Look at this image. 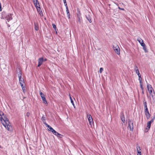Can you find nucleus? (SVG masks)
<instances>
[{
    "mask_svg": "<svg viewBox=\"0 0 155 155\" xmlns=\"http://www.w3.org/2000/svg\"><path fill=\"white\" fill-rule=\"evenodd\" d=\"M8 27H10V25H9V24H8Z\"/></svg>",
    "mask_w": 155,
    "mask_h": 155,
    "instance_id": "nucleus-51",
    "label": "nucleus"
},
{
    "mask_svg": "<svg viewBox=\"0 0 155 155\" xmlns=\"http://www.w3.org/2000/svg\"><path fill=\"white\" fill-rule=\"evenodd\" d=\"M113 49L115 52L118 55L120 54V48L118 45L113 46Z\"/></svg>",
    "mask_w": 155,
    "mask_h": 155,
    "instance_id": "nucleus-3",
    "label": "nucleus"
},
{
    "mask_svg": "<svg viewBox=\"0 0 155 155\" xmlns=\"http://www.w3.org/2000/svg\"><path fill=\"white\" fill-rule=\"evenodd\" d=\"M134 69L135 71L139 70V69H138V67L136 65H135L134 66Z\"/></svg>",
    "mask_w": 155,
    "mask_h": 155,
    "instance_id": "nucleus-30",
    "label": "nucleus"
},
{
    "mask_svg": "<svg viewBox=\"0 0 155 155\" xmlns=\"http://www.w3.org/2000/svg\"><path fill=\"white\" fill-rule=\"evenodd\" d=\"M41 120H42V121L43 122V123L45 125L46 124H47V123H46V122L45 117H44V116L43 115L41 117Z\"/></svg>",
    "mask_w": 155,
    "mask_h": 155,
    "instance_id": "nucleus-18",
    "label": "nucleus"
},
{
    "mask_svg": "<svg viewBox=\"0 0 155 155\" xmlns=\"http://www.w3.org/2000/svg\"><path fill=\"white\" fill-rule=\"evenodd\" d=\"M77 17H81V14L79 10H78V13L77 14Z\"/></svg>",
    "mask_w": 155,
    "mask_h": 155,
    "instance_id": "nucleus-23",
    "label": "nucleus"
},
{
    "mask_svg": "<svg viewBox=\"0 0 155 155\" xmlns=\"http://www.w3.org/2000/svg\"><path fill=\"white\" fill-rule=\"evenodd\" d=\"M51 132L54 135H55V134H56V133L57 132L54 129Z\"/></svg>",
    "mask_w": 155,
    "mask_h": 155,
    "instance_id": "nucleus-38",
    "label": "nucleus"
},
{
    "mask_svg": "<svg viewBox=\"0 0 155 155\" xmlns=\"http://www.w3.org/2000/svg\"><path fill=\"white\" fill-rule=\"evenodd\" d=\"M130 130L133 131L134 130L133 122L132 120H129L128 122V127Z\"/></svg>",
    "mask_w": 155,
    "mask_h": 155,
    "instance_id": "nucleus-1",
    "label": "nucleus"
},
{
    "mask_svg": "<svg viewBox=\"0 0 155 155\" xmlns=\"http://www.w3.org/2000/svg\"><path fill=\"white\" fill-rule=\"evenodd\" d=\"M151 124L150 123V122H148L147 123V127L148 128H147L146 129L148 130H149V129H150V126H151Z\"/></svg>",
    "mask_w": 155,
    "mask_h": 155,
    "instance_id": "nucleus-20",
    "label": "nucleus"
},
{
    "mask_svg": "<svg viewBox=\"0 0 155 155\" xmlns=\"http://www.w3.org/2000/svg\"><path fill=\"white\" fill-rule=\"evenodd\" d=\"M33 2L35 6L38 5V3H39L38 0H33Z\"/></svg>",
    "mask_w": 155,
    "mask_h": 155,
    "instance_id": "nucleus-27",
    "label": "nucleus"
},
{
    "mask_svg": "<svg viewBox=\"0 0 155 155\" xmlns=\"http://www.w3.org/2000/svg\"><path fill=\"white\" fill-rule=\"evenodd\" d=\"M139 77V81H142V78L141 77V75H140V76H138Z\"/></svg>",
    "mask_w": 155,
    "mask_h": 155,
    "instance_id": "nucleus-40",
    "label": "nucleus"
},
{
    "mask_svg": "<svg viewBox=\"0 0 155 155\" xmlns=\"http://www.w3.org/2000/svg\"><path fill=\"white\" fill-rule=\"evenodd\" d=\"M155 117H153L152 119L150 120V121H149V122H150L151 123H152L153 121V120H154L155 119Z\"/></svg>",
    "mask_w": 155,
    "mask_h": 155,
    "instance_id": "nucleus-36",
    "label": "nucleus"
},
{
    "mask_svg": "<svg viewBox=\"0 0 155 155\" xmlns=\"http://www.w3.org/2000/svg\"><path fill=\"white\" fill-rule=\"evenodd\" d=\"M140 87L142 91L143 90V85H140Z\"/></svg>",
    "mask_w": 155,
    "mask_h": 155,
    "instance_id": "nucleus-42",
    "label": "nucleus"
},
{
    "mask_svg": "<svg viewBox=\"0 0 155 155\" xmlns=\"http://www.w3.org/2000/svg\"><path fill=\"white\" fill-rule=\"evenodd\" d=\"M89 14H91V13H89V14L87 16H86V17L87 19L89 21V22L91 23L92 22V20L91 17L90 16Z\"/></svg>",
    "mask_w": 155,
    "mask_h": 155,
    "instance_id": "nucleus-10",
    "label": "nucleus"
},
{
    "mask_svg": "<svg viewBox=\"0 0 155 155\" xmlns=\"http://www.w3.org/2000/svg\"><path fill=\"white\" fill-rule=\"evenodd\" d=\"M103 70V68H101L100 69L99 72L100 73H101Z\"/></svg>",
    "mask_w": 155,
    "mask_h": 155,
    "instance_id": "nucleus-33",
    "label": "nucleus"
},
{
    "mask_svg": "<svg viewBox=\"0 0 155 155\" xmlns=\"http://www.w3.org/2000/svg\"><path fill=\"white\" fill-rule=\"evenodd\" d=\"M2 120H3L5 122V123H4V124H9V121L8 120L6 117H4V118H3V119H2Z\"/></svg>",
    "mask_w": 155,
    "mask_h": 155,
    "instance_id": "nucleus-12",
    "label": "nucleus"
},
{
    "mask_svg": "<svg viewBox=\"0 0 155 155\" xmlns=\"http://www.w3.org/2000/svg\"><path fill=\"white\" fill-rule=\"evenodd\" d=\"M19 69V72L18 73V77L19 78H22V74L21 71V70H20Z\"/></svg>",
    "mask_w": 155,
    "mask_h": 155,
    "instance_id": "nucleus-17",
    "label": "nucleus"
},
{
    "mask_svg": "<svg viewBox=\"0 0 155 155\" xmlns=\"http://www.w3.org/2000/svg\"><path fill=\"white\" fill-rule=\"evenodd\" d=\"M147 87L149 93L150 94H151L152 92V90H153V88L151 87V85L150 84L147 85Z\"/></svg>",
    "mask_w": 155,
    "mask_h": 155,
    "instance_id": "nucleus-7",
    "label": "nucleus"
},
{
    "mask_svg": "<svg viewBox=\"0 0 155 155\" xmlns=\"http://www.w3.org/2000/svg\"><path fill=\"white\" fill-rule=\"evenodd\" d=\"M21 87H22V89L23 91H24V90H25V86H23V85H21Z\"/></svg>",
    "mask_w": 155,
    "mask_h": 155,
    "instance_id": "nucleus-32",
    "label": "nucleus"
},
{
    "mask_svg": "<svg viewBox=\"0 0 155 155\" xmlns=\"http://www.w3.org/2000/svg\"><path fill=\"white\" fill-rule=\"evenodd\" d=\"M19 81L21 85H22L23 84H24L25 83L24 79L22 77L19 78Z\"/></svg>",
    "mask_w": 155,
    "mask_h": 155,
    "instance_id": "nucleus-9",
    "label": "nucleus"
},
{
    "mask_svg": "<svg viewBox=\"0 0 155 155\" xmlns=\"http://www.w3.org/2000/svg\"><path fill=\"white\" fill-rule=\"evenodd\" d=\"M63 2H64V1H66V0H63Z\"/></svg>",
    "mask_w": 155,
    "mask_h": 155,
    "instance_id": "nucleus-54",
    "label": "nucleus"
},
{
    "mask_svg": "<svg viewBox=\"0 0 155 155\" xmlns=\"http://www.w3.org/2000/svg\"><path fill=\"white\" fill-rule=\"evenodd\" d=\"M67 16H68V19H70V14L69 12L67 13Z\"/></svg>",
    "mask_w": 155,
    "mask_h": 155,
    "instance_id": "nucleus-37",
    "label": "nucleus"
},
{
    "mask_svg": "<svg viewBox=\"0 0 155 155\" xmlns=\"http://www.w3.org/2000/svg\"><path fill=\"white\" fill-rule=\"evenodd\" d=\"M135 72H136V73L138 75V76H140V75H141V74H140V73L139 72V70L136 71H135Z\"/></svg>",
    "mask_w": 155,
    "mask_h": 155,
    "instance_id": "nucleus-29",
    "label": "nucleus"
},
{
    "mask_svg": "<svg viewBox=\"0 0 155 155\" xmlns=\"http://www.w3.org/2000/svg\"><path fill=\"white\" fill-rule=\"evenodd\" d=\"M87 117L89 122V124L91 126L94 123L92 116L91 114H88L87 115Z\"/></svg>",
    "mask_w": 155,
    "mask_h": 155,
    "instance_id": "nucleus-2",
    "label": "nucleus"
},
{
    "mask_svg": "<svg viewBox=\"0 0 155 155\" xmlns=\"http://www.w3.org/2000/svg\"><path fill=\"white\" fill-rule=\"evenodd\" d=\"M63 135L60 134H59V135L58 136V137H59L60 138H61L63 137Z\"/></svg>",
    "mask_w": 155,
    "mask_h": 155,
    "instance_id": "nucleus-39",
    "label": "nucleus"
},
{
    "mask_svg": "<svg viewBox=\"0 0 155 155\" xmlns=\"http://www.w3.org/2000/svg\"><path fill=\"white\" fill-rule=\"evenodd\" d=\"M35 7L38 11H40V10H41V8L39 3H38V5H36Z\"/></svg>",
    "mask_w": 155,
    "mask_h": 155,
    "instance_id": "nucleus-14",
    "label": "nucleus"
},
{
    "mask_svg": "<svg viewBox=\"0 0 155 155\" xmlns=\"http://www.w3.org/2000/svg\"><path fill=\"white\" fill-rule=\"evenodd\" d=\"M30 115V113L28 112L27 114H26V116H27V117H28Z\"/></svg>",
    "mask_w": 155,
    "mask_h": 155,
    "instance_id": "nucleus-41",
    "label": "nucleus"
},
{
    "mask_svg": "<svg viewBox=\"0 0 155 155\" xmlns=\"http://www.w3.org/2000/svg\"><path fill=\"white\" fill-rule=\"evenodd\" d=\"M47 59L46 58H45L44 59V61H47Z\"/></svg>",
    "mask_w": 155,
    "mask_h": 155,
    "instance_id": "nucleus-50",
    "label": "nucleus"
},
{
    "mask_svg": "<svg viewBox=\"0 0 155 155\" xmlns=\"http://www.w3.org/2000/svg\"><path fill=\"white\" fill-rule=\"evenodd\" d=\"M66 10L67 13H69V10H68V8H66Z\"/></svg>",
    "mask_w": 155,
    "mask_h": 155,
    "instance_id": "nucleus-45",
    "label": "nucleus"
},
{
    "mask_svg": "<svg viewBox=\"0 0 155 155\" xmlns=\"http://www.w3.org/2000/svg\"><path fill=\"white\" fill-rule=\"evenodd\" d=\"M52 26H53V28L54 29H56V25H55V24H54V23L52 24Z\"/></svg>",
    "mask_w": 155,
    "mask_h": 155,
    "instance_id": "nucleus-31",
    "label": "nucleus"
},
{
    "mask_svg": "<svg viewBox=\"0 0 155 155\" xmlns=\"http://www.w3.org/2000/svg\"><path fill=\"white\" fill-rule=\"evenodd\" d=\"M63 2H64V5L67 4L66 1H64Z\"/></svg>",
    "mask_w": 155,
    "mask_h": 155,
    "instance_id": "nucleus-48",
    "label": "nucleus"
},
{
    "mask_svg": "<svg viewBox=\"0 0 155 155\" xmlns=\"http://www.w3.org/2000/svg\"><path fill=\"white\" fill-rule=\"evenodd\" d=\"M43 102L45 104H48L47 102L46 99L45 97L42 98Z\"/></svg>",
    "mask_w": 155,
    "mask_h": 155,
    "instance_id": "nucleus-22",
    "label": "nucleus"
},
{
    "mask_svg": "<svg viewBox=\"0 0 155 155\" xmlns=\"http://www.w3.org/2000/svg\"><path fill=\"white\" fill-rule=\"evenodd\" d=\"M2 10V8L1 7V3L0 2V11H1Z\"/></svg>",
    "mask_w": 155,
    "mask_h": 155,
    "instance_id": "nucleus-47",
    "label": "nucleus"
},
{
    "mask_svg": "<svg viewBox=\"0 0 155 155\" xmlns=\"http://www.w3.org/2000/svg\"><path fill=\"white\" fill-rule=\"evenodd\" d=\"M143 102L144 105V108L145 109V110H148V108L147 106V103L146 102L145 99H144L143 100Z\"/></svg>",
    "mask_w": 155,
    "mask_h": 155,
    "instance_id": "nucleus-11",
    "label": "nucleus"
},
{
    "mask_svg": "<svg viewBox=\"0 0 155 155\" xmlns=\"http://www.w3.org/2000/svg\"><path fill=\"white\" fill-rule=\"evenodd\" d=\"M35 30L37 31L39 29V28L37 24H35Z\"/></svg>",
    "mask_w": 155,
    "mask_h": 155,
    "instance_id": "nucleus-24",
    "label": "nucleus"
},
{
    "mask_svg": "<svg viewBox=\"0 0 155 155\" xmlns=\"http://www.w3.org/2000/svg\"><path fill=\"white\" fill-rule=\"evenodd\" d=\"M78 23L81 24V23L82 17H78Z\"/></svg>",
    "mask_w": 155,
    "mask_h": 155,
    "instance_id": "nucleus-25",
    "label": "nucleus"
},
{
    "mask_svg": "<svg viewBox=\"0 0 155 155\" xmlns=\"http://www.w3.org/2000/svg\"><path fill=\"white\" fill-rule=\"evenodd\" d=\"M59 133H58L57 132L56 133V134H55V135L57 136V137H58V136L59 135Z\"/></svg>",
    "mask_w": 155,
    "mask_h": 155,
    "instance_id": "nucleus-44",
    "label": "nucleus"
},
{
    "mask_svg": "<svg viewBox=\"0 0 155 155\" xmlns=\"http://www.w3.org/2000/svg\"><path fill=\"white\" fill-rule=\"evenodd\" d=\"M142 91V93H143V91Z\"/></svg>",
    "mask_w": 155,
    "mask_h": 155,
    "instance_id": "nucleus-53",
    "label": "nucleus"
},
{
    "mask_svg": "<svg viewBox=\"0 0 155 155\" xmlns=\"http://www.w3.org/2000/svg\"><path fill=\"white\" fill-rule=\"evenodd\" d=\"M142 46L143 47V50H144V52L145 53L147 52H148V51L147 50V48H146V46L145 44H143L142 43Z\"/></svg>",
    "mask_w": 155,
    "mask_h": 155,
    "instance_id": "nucleus-15",
    "label": "nucleus"
},
{
    "mask_svg": "<svg viewBox=\"0 0 155 155\" xmlns=\"http://www.w3.org/2000/svg\"><path fill=\"white\" fill-rule=\"evenodd\" d=\"M2 114L3 115H4L3 113H2Z\"/></svg>",
    "mask_w": 155,
    "mask_h": 155,
    "instance_id": "nucleus-55",
    "label": "nucleus"
},
{
    "mask_svg": "<svg viewBox=\"0 0 155 155\" xmlns=\"http://www.w3.org/2000/svg\"><path fill=\"white\" fill-rule=\"evenodd\" d=\"M46 126L48 127V130L52 132V131L54 130V129L50 125H48V124H46Z\"/></svg>",
    "mask_w": 155,
    "mask_h": 155,
    "instance_id": "nucleus-16",
    "label": "nucleus"
},
{
    "mask_svg": "<svg viewBox=\"0 0 155 155\" xmlns=\"http://www.w3.org/2000/svg\"><path fill=\"white\" fill-rule=\"evenodd\" d=\"M69 96L70 99L71 100V103H72V104L73 105V106L74 107H75V106H74V102L73 101V100L72 99V98H71V97L70 94H69Z\"/></svg>",
    "mask_w": 155,
    "mask_h": 155,
    "instance_id": "nucleus-19",
    "label": "nucleus"
},
{
    "mask_svg": "<svg viewBox=\"0 0 155 155\" xmlns=\"http://www.w3.org/2000/svg\"><path fill=\"white\" fill-rule=\"evenodd\" d=\"M3 125L5 127V128L8 131H11L12 130V126L9 124H5L4 123H2Z\"/></svg>",
    "mask_w": 155,
    "mask_h": 155,
    "instance_id": "nucleus-4",
    "label": "nucleus"
},
{
    "mask_svg": "<svg viewBox=\"0 0 155 155\" xmlns=\"http://www.w3.org/2000/svg\"><path fill=\"white\" fill-rule=\"evenodd\" d=\"M38 12H39V14L41 16H43V13L42 12V10H41H41H40V11H38Z\"/></svg>",
    "mask_w": 155,
    "mask_h": 155,
    "instance_id": "nucleus-34",
    "label": "nucleus"
},
{
    "mask_svg": "<svg viewBox=\"0 0 155 155\" xmlns=\"http://www.w3.org/2000/svg\"><path fill=\"white\" fill-rule=\"evenodd\" d=\"M140 83V85H143V83L141 81H139Z\"/></svg>",
    "mask_w": 155,
    "mask_h": 155,
    "instance_id": "nucleus-46",
    "label": "nucleus"
},
{
    "mask_svg": "<svg viewBox=\"0 0 155 155\" xmlns=\"http://www.w3.org/2000/svg\"><path fill=\"white\" fill-rule=\"evenodd\" d=\"M137 155H141V154H138Z\"/></svg>",
    "mask_w": 155,
    "mask_h": 155,
    "instance_id": "nucleus-52",
    "label": "nucleus"
},
{
    "mask_svg": "<svg viewBox=\"0 0 155 155\" xmlns=\"http://www.w3.org/2000/svg\"><path fill=\"white\" fill-rule=\"evenodd\" d=\"M137 41H138V42H139V43L141 45V46H142V44H144L145 43L143 42V41L141 39H137Z\"/></svg>",
    "mask_w": 155,
    "mask_h": 155,
    "instance_id": "nucleus-21",
    "label": "nucleus"
},
{
    "mask_svg": "<svg viewBox=\"0 0 155 155\" xmlns=\"http://www.w3.org/2000/svg\"><path fill=\"white\" fill-rule=\"evenodd\" d=\"M137 152L138 154H141V150L140 149V148L139 146L138 145H137Z\"/></svg>",
    "mask_w": 155,
    "mask_h": 155,
    "instance_id": "nucleus-13",
    "label": "nucleus"
},
{
    "mask_svg": "<svg viewBox=\"0 0 155 155\" xmlns=\"http://www.w3.org/2000/svg\"><path fill=\"white\" fill-rule=\"evenodd\" d=\"M121 120H122V121L124 123L125 121V117H124V114H123V115L121 116Z\"/></svg>",
    "mask_w": 155,
    "mask_h": 155,
    "instance_id": "nucleus-26",
    "label": "nucleus"
},
{
    "mask_svg": "<svg viewBox=\"0 0 155 155\" xmlns=\"http://www.w3.org/2000/svg\"><path fill=\"white\" fill-rule=\"evenodd\" d=\"M12 15H13L12 14H9L6 17V19L7 20L8 22H9L12 19Z\"/></svg>",
    "mask_w": 155,
    "mask_h": 155,
    "instance_id": "nucleus-6",
    "label": "nucleus"
},
{
    "mask_svg": "<svg viewBox=\"0 0 155 155\" xmlns=\"http://www.w3.org/2000/svg\"><path fill=\"white\" fill-rule=\"evenodd\" d=\"M2 119H3V117H2V115L0 113V120L1 121H2Z\"/></svg>",
    "mask_w": 155,
    "mask_h": 155,
    "instance_id": "nucleus-35",
    "label": "nucleus"
},
{
    "mask_svg": "<svg viewBox=\"0 0 155 155\" xmlns=\"http://www.w3.org/2000/svg\"><path fill=\"white\" fill-rule=\"evenodd\" d=\"M40 94L41 97L42 98L44 97H45L44 94L41 91H40Z\"/></svg>",
    "mask_w": 155,
    "mask_h": 155,
    "instance_id": "nucleus-28",
    "label": "nucleus"
},
{
    "mask_svg": "<svg viewBox=\"0 0 155 155\" xmlns=\"http://www.w3.org/2000/svg\"><path fill=\"white\" fill-rule=\"evenodd\" d=\"M43 62L44 59L43 57L39 58L38 60V67H40L42 64Z\"/></svg>",
    "mask_w": 155,
    "mask_h": 155,
    "instance_id": "nucleus-5",
    "label": "nucleus"
},
{
    "mask_svg": "<svg viewBox=\"0 0 155 155\" xmlns=\"http://www.w3.org/2000/svg\"><path fill=\"white\" fill-rule=\"evenodd\" d=\"M118 8L120 10H124V8H120L119 6L118 7Z\"/></svg>",
    "mask_w": 155,
    "mask_h": 155,
    "instance_id": "nucleus-43",
    "label": "nucleus"
},
{
    "mask_svg": "<svg viewBox=\"0 0 155 155\" xmlns=\"http://www.w3.org/2000/svg\"><path fill=\"white\" fill-rule=\"evenodd\" d=\"M64 5L65 6V7H66V8H68V6H67V4L66 5Z\"/></svg>",
    "mask_w": 155,
    "mask_h": 155,
    "instance_id": "nucleus-49",
    "label": "nucleus"
},
{
    "mask_svg": "<svg viewBox=\"0 0 155 155\" xmlns=\"http://www.w3.org/2000/svg\"><path fill=\"white\" fill-rule=\"evenodd\" d=\"M145 113L147 119H149L150 117V115L148 110H145Z\"/></svg>",
    "mask_w": 155,
    "mask_h": 155,
    "instance_id": "nucleus-8",
    "label": "nucleus"
}]
</instances>
